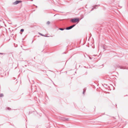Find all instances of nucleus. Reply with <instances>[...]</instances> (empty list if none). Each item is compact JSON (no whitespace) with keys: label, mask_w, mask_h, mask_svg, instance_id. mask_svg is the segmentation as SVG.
<instances>
[{"label":"nucleus","mask_w":128,"mask_h":128,"mask_svg":"<svg viewBox=\"0 0 128 128\" xmlns=\"http://www.w3.org/2000/svg\"><path fill=\"white\" fill-rule=\"evenodd\" d=\"M71 21L73 23H75L76 22H78L79 21V20L78 19L76 18H74L72 19L71 20Z\"/></svg>","instance_id":"obj_1"},{"label":"nucleus","mask_w":128,"mask_h":128,"mask_svg":"<svg viewBox=\"0 0 128 128\" xmlns=\"http://www.w3.org/2000/svg\"><path fill=\"white\" fill-rule=\"evenodd\" d=\"M75 26V24H74L72 26H71L69 27L66 28V29L67 30H69L72 29L73 27H74Z\"/></svg>","instance_id":"obj_2"},{"label":"nucleus","mask_w":128,"mask_h":128,"mask_svg":"<svg viewBox=\"0 0 128 128\" xmlns=\"http://www.w3.org/2000/svg\"><path fill=\"white\" fill-rule=\"evenodd\" d=\"M21 2V1L20 0H16L15 2H14L13 4H14L16 5L19 3H20Z\"/></svg>","instance_id":"obj_3"},{"label":"nucleus","mask_w":128,"mask_h":128,"mask_svg":"<svg viewBox=\"0 0 128 128\" xmlns=\"http://www.w3.org/2000/svg\"><path fill=\"white\" fill-rule=\"evenodd\" d=\"M3 96V94H0V97H1Z\"/></svg>","instance_id":"obj_4"},{"label":"nucleus","mask_w":128,"mask_h":128,"mask_svg":"<svg viewBox=\"0 0 128 128\" xmlns=\"http://www.w3.org/2000/svg\"><path fill=\"white\" fill-rule=\"evenodd\" d=\"M50 22L49 21H48L47 22V24H50Z\"/></svg>","instance_id":"obj_5"},{"label":"nucleus","mask_w":128,"mask_h":128,"mask_svg":"<svg viewBox=\"0 0 128 128\" xmlns=\"http://www.w3.org/2000/svg\"><path fill=\"white\" fill-rule=\"evenodd\" d=\"M59 29L60 30H64V28H60Z\"/></svg>","instance_id":"obj_6"},{"label":"nucleus","mask_w":128,"mask_h":128,"mask_svg":"<svg viewBox=\"0 0 128 128\" xmlns=\"http://www.w3.org/2000/svg\"><path fill=\"white\" fill-rule=\"evenodd\" d=\"M24 29H21V30H20V32H24Z\"/></svg>","instance_id":"obj_7"},{"label":"nucleus","mask_w":128,"mask_h":128,"mask_svg":"<svg viewBox=\"0 0 128 128\" xmlns=\"http://www.w3.org/2000/svg\"><path fill=\"white\" fill-rule=\"evenodd\" d=\"M0 54H1V55H4V54H3V53H0Z\"/></svg>","instance_id":"obj_8"},{"label":"nucleus","mask_w":128,"mask_h":128,"mask_svg":"<svg viewBox=\"0 0 128 128\" xmlns=\"http://www.w3.org/2000/svg\"><path fill=\"white\" fill-rule=\"evenodd\" d=\"M89 58H90V59H91L92 58H91V57L90 56H88Z\"/></svg>","instance_id":"obj_9"},{"label":"nucleus","mask_w":128,"mask_h":128,"mask_svg":"<svg viewBox=\"0 0 128 128\" xmlns=\"http://www.w3.org/2000/svg\"><path fill=\"white\" fill-rule=\"evenodd\" d=\"M40 34L41 36H45L44 35H43L42 34Z\"/></svg>","instance_id":"obj_10"},{"label":"nucleus","mask_w":128,"mask_h":128,"mask_svg":"<svg viewBox=\"0 0 128 128\" xmlns=\"http://www.w3.org/2000/svg\"><path fill=\"white\" fill-rule=\"evenodd\" d=\"M96 55H93V56H96Z\"/></svg>","instance_id":"obj_11"},{"label":"nucleus","mask_w":128,"mask_h":128,"mask_svg":"<svg viewBox=\"0 0 128 128\" xmlns=\"http://www.w3.org/2000/svg\"><path fill=\"white\" fill-rule=\"evenodd\" d=\"M96 6H95L94 7V8H95V7Z\"/></svg>","instance_id":"obj_12"},{"label":"nucleus","mask_w":128,"mask_h":128,"mask_svg":"<svg viewBox=\"0 0 128 128\" xmlns=\"http://www.w3.org/2000/svg\"><path fill=\"white\" fill-rule=\"evenodd\" d=\"M84 92H83V94H84Z\"/></svg>","instance_id":"obj_13"},{"label":"nucleus","mask_w":128,"mask_h":128,"mask_svg":"<svg viewBox=\"0 0 128 128\" xmlns=\"http://www.w3.org/2000/svg\"><path fill=\"white\" fill-rule=\"evenodd\" d=\"M104 49H105L104 47Z\"/></svg>","instance_id":"obj_14"},{"label":"nucleus","mask_w":128,"mask_h":128,"mask_svg":"<svg viewBox=\"0 0 128 128\" xmlns=\"http://www.w3.org/2000/svg\"><path fill=\"white\" fill-rule=\"evenodd\" d=\"M100 55V54H99V55ZM99 55H98V56H99Z\"/></svg>","instance_id":"obj_15"},{"label":"nucleus","mask_w":128,"mask_h":128,"mask_svg":"<svg viewBox=\"0 0 128 128\" xmlns=\"http://www.w3.org/2000/svg\"><path fill=\"white\" fill-rule=\"evenodd\" d=\"M46 37H49V36H46Z\"/></svg>","instance_id":"obj_16"},{"label":"nucleus","mask_w":128,"mask_h":128,"mask_svg":"<svg viewBox=\"0 0 128 128\" xmlns=\"http://www.w3.org/2000/svg\"><path fill=\"white\" fill-rule=\"evenodd\" d=\"M1 21H2L1 20H0V22H1Z\"/></svg>","instance_id":"obj_17"},{"label":"nucleus","mask_w":128,"mask_h":128,"mask_svg":"<svg viewBox=\"0 0 128 128\" xmlns=\"http://www.w3.org/2000/svg\"><path fill=\"white\" fill-rule=\"evenodd\" d=\"M93 8H92V10H93Z\"/></svg>","instance_id":"obj_18"}]
</instances>
